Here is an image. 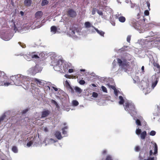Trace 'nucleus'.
<instances>
[{"mask_svg": "<svg viewBox=\"0 0 160 160\" xmlns=\"http://www.w3.org/2000/svg\"><path fill=\"white\" fill-rule=\"evenodd\" d=\"M152 64L153 66V69L155 71L157 72V74H155V75H152L151 78L152 81L151 89L150 90H149V92H150L151 90L154 89L158 82L159 78V73L160 72V65L154 61H153Z\"/></svg>", "mask_w": 160, "mask_h": 160, "instance_id": "1", "label": "nucleus"}, {"mask_svg": "<svg viewBox=\"0 0 160 160\" xmlns=\"http://www.w3.org/2000/svg\"><path fill=\"white\" fill-rule=\"evenodd\" d=\"M10 79L15 84H19L21 82L24 85L26 83H28L29 79L28 77L19 74L11 77Z\"/></svg>", "mask_w": 160, "mask_h": 160, "instance_id": "2", "label": "nucleus"}, {"mask_svg": "<svg viewBox=\"0 0 160 160\" xmlns=\"http://www.w3.org/2000/svg\"><path fill=\"white\" fill-rule=\"evenodd\" d=\"M152 148L154 149L153 154H156L158 152V146L156 143L152 144V147L149 145L144 144L140 153H144L145 154H147L148 153L149 149V155L151 156L153 153L152 148Z\"/></svg>", "mask_w": 160, "mask_h": 160, "instance_id": "3", "label": "nucleus"}, {"mask_svg": "<svg viewBox=\"0 0 160 160\" xmlns=\"http://www.w3.org/2000/svg\"><path fill=\"white\" fill-rule=\"evenodd\" d=\"M117 60L119 67L125 72L131 71L132 70L133 68L131 67L130 62H128L126 59H123L122 60L118 58Z\"/></svg>", "mask_w": 160, "mask_h": 160, "instance_id": "4", "label": "nucleus"}, {"mask_svg": "<svg viewBox=\"0 0 160 160\" xmlns=\"http://www.w3.org/2000/svg\"><path fill=\"white\" fill-rule=\"evenodd\" d=\"M125 109L132 116L136 115L137 114V112L135 108L134 104L128 102L125 103Z\"/></svg>", "mask_w": 160, "mask_h": 160, "instance_id": "5", "label": "nucleus"}, {"mask_svg": "<svg viewBox=\"0 0 160 160\" xmlns=\"http://www.w3.org/2000/svg\"><path fill=\"white\" fill-rule=\"evenodd\" d=\"M138 22V23H139V26L141 28L142 27L143 28H147L152 24L150 23L146 24L145 18H143L142 19L139 20Z\"/></svg>", "mask_w": 160, "mask_h": 160, "instance_id": "6", "label": "nucleus"}, {"mask_svg": "<svg viewBox=\"0 0 160 160\" xmlns=\"http://www.w3.org/2000/svg\"><path fill=\"white\" fill-rule=\"evenodd\" d=\"M67 15L72 18H75L77 15V13L75 11L72 9H69L67 12Z\"/></svg>", "mask_w": 160, "mask_h": 160, "instance_id": "7", "label": "nucleus"}, {"mask_svg": "<svg viewBox=\"0 0 160 160\" xmlns=\"http://www.w3.org/2000/svg\"><path fill=\"white\" fill-rule=\"evenodd\" d=\"M43 13L41 11L37 12L35 14V17L37 19H40L42 16Z\"/></svg>", "mask_w": 160, "mask_h": 160, "instance_id": "8", "label": "nucleus"}, {"mask_svg": "<svg viewBox=\"0 0 160 160\" xmlns=\"http://www.w3.org/2000/svg\"><path fill=\"white\" fill-rule=\"evenodd\" d=\"M50 112L48 110L43 111L42 112V118L47 117L50 114Z\"/></svg>", "mask_w": 160, "mask_h": 160, "instance_id": "9", "label": "nucleus"}, {"mask_svg": "<svg viewBox=\"0 0 160 160\" xmlns=\"http://www.w3.org/2000/svg\"><path fill=\"white\" fill-rule=\"evenodd\" d=\"M132 26L136 29H140L141 28L139 26V23H138V21L133 22L132 23Z\"/></svg>", "mask_w": 160, "mask_h": 160, "instance_id": "10", "label": "nucleus"}, {"mask_svg": "<svg viewBox=\"0 0 160 160\" xmlns=\"http://www.w3.org/2000/svg\"><path fill=\"white\" fill-rule=\"evenodd\" d=\"M55 135L56 138L58 139H61L62 138L61 133L59 131H57L56 132Z\"/></svg>", "mask_w": 160, "mask_h": 160, "instance_id": "11", "label": "nucleus"}, {"mask_svg": "<svg viewBox=\"0 0 160 160\" xmlns=\"http://www.w3.org/2000/svg\"><path fill=\"white\" fill-rule=\"evenodd\" d=\"M140 134L141 138L142 140H144L147 136V133L146 132L144 131L142 132Z\"/></svg>", "mask_w": 160, "mask_h": 160, "instance_id": "12", "label": "nucleus"}, {"mask_svg": "<svg viewBox=\"0 0 160 160\" xmlns=\"http://www.w3.org/2000/svg\"><path fill=\"white\" fill-rule=\"evenodd\" d=\"M51 32L53 33L54 34H55L57 31V27L54 26H52L51 27Z\"/></svg>", "mask_w": 160, "mask_h": 160, "instance_id": "13", "label": "nucleus"}, {"mask_svg": "<svg viewBox=\"0 0 160 160\" xmlns=\"http://www.w3.org/2000/svg\"><path fill=\"white\" fill-rule=\"evenodd\" d=\"M32 3L31 0H25L24 1V4L26 6H29Z\"/></svg>", "mask_w": 160, "mask_h": 160, "instance_id": "14", "label": "nucleus"}, {"mask_svg": "<svg viewBox=\"0 0 160 160\" xmlns=\"http://www.w3.org/2000/svg\"><path fill=\"white\" fill-rule=\"evenodd\" d=\"M93 27L95 29L98 34L101 35V36H104V35L105 33L104 32L102 31H99L97 28H95L94 27Z\"/></svg>", "mask_w": 160, "mask_h": 160, "instance_id": "15", "label": "nucleus"}, {"mask_svg": "<svg viewBox=\"0 0 160 160\" xmlns=\"http://www.w3.org/2000/svg\"><path fill=\"white\" fill-rule=\"evenodd\" d=\"M119 99L120 101L119 102V103L120 105L123 104L124 102V100L122 96H119Z\"/></svg>", "mask_w": 160, "mask_h": 160, "instance_id": "16", "label": "nucleus"}, {"mask_svg": "<svg viewBox=\"0 0 160 160\" xmlns=\"http://www.w3.org/2000/svg\"><path fill=\"white\" fill-rule=\"evenodd\" d=\"M119 21L122 22H124L126 20L125 18L123 16H120L118 18Z\"/></svg>", "mask_w": 160, "mask_h": 160, "instance_id": "17", "label": "nucleus"}, {"mask_svg": "<svg viewBox=\"0 0 160 160\" xmlns=\"http://www.w3.org/2000/svg\"><path fill=\"white\" fill-rule=\"evenodd\" d=\"M74 89L76 92H77L79 93H80L82 92L81 89L78 87H75L74 88Z\"/></svg>", "mask_w": 160, "mask_h": 160, "instance_id": "18", "label": "nucleus"}, {"mask_svg": "<svg viewBox=\"0 0 160 160\" xmlns=\"http://www.w3.org/2000/svg\"><path fill=\"white\" fill-rule=\"evenodd\" d=\"M85 27L86 28H89L91 26V23L89 22H86L84 23Z\"/></svg>", "mask_w": 160, "mask_h": 160, "instance_id": "19", "label": "nucleus"}, {"mask_svg": "<svg viewBox=\"0 0 160 160\" xmlns=\"http://www.w3.org/2000/svg\"><path fill=\"white\" fill-rule=\"evenodd\" d=\"M49 3L48 1L47 0H43L42 1L41 5L42 6H43L46 5H47Z\"/></svg>", "mask_w": 160, "mask_h": 160, "instance_id": "20", "label": "nucleus"}, {"mask_svg": "<svg viewBox=\"0 0 160 160\" xmlns=\"http://www.w3.org/2000/svg\"><path fill=\"white\" fill-rule=\"evenodd\" d=\"M70 67V65L68 63L65 64L63 65V68H65L64 69V71H67L68 68Z\"/></svg>", "mask_w": 160, "mask_h": 160, "instance_id": "21", "label": "nucleus"}, {"mask_svg": "<svg viewBox=\"0 0 160 160\" xmlns=\"http://www.w3.org/2000/svg\"><path fill=\"white\" fill-rule=\"evenodd\" d=\"M155 43L156 46L159 48H160V40L156 41L155 42Z\"/></svg>", "mask_w": 160, "mask_h": 160, "instance_id": "22", "label": "nucleus"}, {"mask_svg": "<svg viewBox=\"0 0 160 160\" xmlns=\"http://www.w3.org/2000/svg\"><path fill=\"white\" fill-rule=\"evenodd\" d=\"M35 82L38 85H42V82L41 80H39L37 79H35Z\"/></svg>", "mask_w": 160, "mask_h": 160, "instance_id": "23", "label": "nucleus"}, {"mask_svg": "<svg viewBox=\"0 0 160 160\" xmlns=\"http://www.w3.org/2000/svg\"><path fill=\"white\" fill-rule=\"evenodd\" d=\"M141 132V130L138 128H137L136 130V133L138 135H139L142 132Z\"/></svg>", "mask_w": 160, "mask_h": 160, "instance_id": "24", "label": "nucleus"}, {"mask_svg": "<svg viewBox=\"0 0 160 160\" xmlns=\"http://www.w3.org/2000/svg\"><path fill=\"white\" fill-rule=\"evenodd\" d=\"M12 150L14 153H17L18 152L17 148L15 146H14L12 147Z\"/></svg>", "mask_w": 160, "mask_h": 160, "instance_id": "25", "label": "nucleus"}, {"mask_svg": "<svg viewBox=\"0 0 160 160\" xmlns=\"http://www.w3.org/2000/svg\"><path fill=\"white\" fill-rule=\"evenodd\" d=\"M65 84L67 86H68L70 88L71 90L72 91H73V89L70 86L69 83L67 81H66Z\"/></svg>", "mask_w": 160, "mask_h": 160, "instance_id": "26", "label": "nucleus"}, {"mask_svg": "<svg viewBox=\"0 0 160 160\" xmlns=\"http://www.w3.org/2000/svg\"><path fill=\"white\" fill-rule=\"evenodd\" d=\"M72 103L73 105L77 106L79 104L78 102L76 100H73L72 102Z\"/></svg>", "mask_w": 160, "mask_h": 160, "instance_id": "27", "label": "nucleus"}, {"mask_svg": "<svg viewBox=\"0 0 160 160\" xmlns=\"http://www.w3.org/2000/svg\"><path fill=\"white\" fill-rule=\"evenodd\" d=\"M33 143V140H32V141L31 140L27 143V146L28 147H30L32 144Z\"/></svg>", "mask_w": 160, "mask_h": 160, "instance_id": "28", "label": "nucleus"}, {"mask_svg": "<svg viewBox=\"0 0 160 160\" xmlns=\"http://www.w3.org/2000/svg\"><path fill=\"white\" fill-rule=\"evenodd\" d=\"M136 123L138 126H141L142 125L141 122L139 119H137L136 121Z\"/></svg>", "mask_w": 160, "mask_h": 160, "instance_id": "29", "label": "nucleus"}, {"mask_svg": "<svg viewBox=\"0 0 160 160\" xmlns=\"http://www.w3.org/2000/svg\"><path fill=\"white\" fill-rule=\"evenodd\" d=\"M140 148L138 146H136L135 148V150L137 152H138L140 151Z\"/></svg>", "mask_w": 160, "mask_h": 160, "instance_id": "30", "label": "nucleus"}, {"mask_svg": "<svg viewBox=\"0 0 160 160\" xmlns=\"http://www.w3.org/2000/svg\"><path fill=\"white\" fill-rule=\"evenodd\" d=\"M6 117L5 114H3L0 117V121H3Z\"/></svg>", "mask_w": 160, "mask_h": 160, "instance_id": "31", "label": "nucleus"}, {"mask_svg": "<svg viewBox=\"0 0 160 160\" xmlns=\"http://www.w3.org/2000/svg\"><path fill=\"white\" fill-rule=\"evenodd\" d=\"M102 89L103 91L105 92H107V88L104 86H102Z\"/></svg>", "mask_w": 160, "mask_h": 160, "instance_id": "32", "label": "nucleus"}, {"mask_svg": "<svg viewBox=\"0 0 160 160\" xmlns=\"http://www.w3.org/2000/svg\"><path fill=\"white\" fill-rule=\"evenodd\" d=\"M32 58H38L39 57L37 55L32 54L31 55Z\"/></svg>", "mask_w": 160, "mask_h": 160, "instance_id": "33", "label": "nucleus"}, {"mask_svg": "<svg viewBox=\"0 0 160 160\" xmlns=\"http://www.w3.org/2000/svg\"><path fill=\"white\" fill-rule=\"evenodd\" d=\"M156 132L152 130L150 132L149 134L151 136H153L156 134Z\"/></svg>", "mask_w": 160, "mask_h": 160, "instance_id": "34", "label": "nucleus"}, {"mask_svg": "<svg viewBox=\"0 0 160 160\" xmlns=\"http://www.w3.org/2000/svg\"><path fill=\"white\" fill-rule=\"evenodd\" d=\"M98 96V94L97 92H94L92 93V96L94 98H97Z\"/></svg>", "mask_w": 160, "mask_h": 160, "instance_id": "35", "label": "nucleus"}, {"mask_svg": "<svg viewBox=\"0 0 160 160\" xmlns=\"http://www.w3.org/2000/svg\"><path fill=\"white\" fill-rule=\"evenodd\" d=\"M79 82L81 85H84L85 83V82L84 80H80Z\"/></svg>", "mask_w": 160, "mask_h": 160, "instance_id": "36", "label": "nucleus"}, {"mask_svg": "<svg viewBox=\"0 0 160 160\" xmlns=\"http://www.w3.org/2000/svg\"><path fill=\"white\" fill-rule=\"evenodd\" d=\"M106 160H112V157L110 155H108L107 156Z\"/></svg>", "mask_w": 160, "mask_h": 160, "instance_id": "37", "label": "nucleus"}, {"mask_svg": "<svg viewBox=\"0 0 160 160\" xmlns=\"http://www.w3.org/2000/svg\"><path fill=\"white\" fill-rule=\"evenodd\" d=\"M131 36L130 35L128 36V37H127V41L128 42H130V40H131Z\"/></svg>", "mask_w": 160, "mask_h": 160, "instance_id": "38", "label": "nucleus"}, {"mask_svg": "<svg viewBox=\"0 0 160 160\" xmlns=\"http://www.w3.org/2000/svg\"><path fill=\"white\" fill-rule=\"evenodd\" d=\"M28 111V109H25L23 110L22 112V114H24L26 113Z\"/></svg>", "mask_w": 160, "mask_h": 160, "instance_id": "39", "label": "nucleus"}, {"mask_svg": "<svg viewBox=\"0 0 160 160\" xmlns=\"http://www.w3.org/2000/svg\"><path fill=\"white\" fill-rule=\"evenodd\" d=\"M144 14L145 15L148 16L149 15V12L148 10H146L144 12Z\"/></svg>", "mask_w": 160, "mask_h": 160, "instance_id": "40", "label": "nucleus"}, {"mask_svg": "<svg viewBox=\"0 0 160 160\" xmlns=\"http://www.w3.org/2000/svg\"><path fill=\"white\" fill-rule=\"evenodd\" d=\"M96 8H93L92 10V15H94L96 12Z\"/></svg>", "mask_w": 160, "mask_h": 160, "instance_id": "41", "label": "nucleus"}, {"mask_svg": "<svg viewBox=\"0 0 160 160\" xmlns=\"http://www.w3.org/2000/svg\"><path fill=\"white\" fill-rule=\"evenodd\" d=\"M97 13L100 15H103V12H102V11H101L98 10H97Z\"/></svg>", "mask_w": 160, "mask_h": 160, "instance_id": "42", "label": "nucleus"}, {"mask_svg": "<svg viewBox=\"0 0 160 160\" xmlns=\"http://www.w3.org/2000/svg\"><path fill=\"white\" fill-rule=\"evenodd\" d=\"M51 102L52 103L54 104L55 105H57V102L54 100L52 99Z\"/></svg>", "mask_w": 160, "mask_h": 160, "instance_id": "43", "label": "nucleus"}, {"mask_svg": "<svg viewBox=\"0 0 160 160\" xmlns=\"http://www.w3.org/2000/svg\"><path fill=\"white\" fill-rule=\"evenodd\" d=\"M126 48H127V47H126ZM125 48L126 47H123L122 48L120 49L119 50L121 52H124L126 50L125 49Z\"/></svg>", "mask_w": 160, "mask_h": 160, "instance_id": "44", "label": "nucleus"}, {"mask_svg": "<svg viewBox=\"0 0 160 160\" xmlns=\"http://www.w3.org/2000/svg\"><path fill=\"white\" fill-rule=\"evenodd\" d=\"M13 24H14V26H13V28H14L13 30L14 31H15V32H16V31L18 29H17V27H16V25H15V24L14 23Z\"/></svg>", "mask_w": 160, "mask_h": 160, "instance_id": "45", "label": "nucleus"}, {"mask_svg": "<svg viewBox=\"0 0 160 160\" xmlns=\"http://www.w3.org/2000/svg\"><path fill=\"white\" fill-rule=\"evenodd\" d=\"M62 133L63 134H66L67 132L65 130H64V129H62Z\"/></svg>", "mask_w": 160, "mask_h": 160, "instance_id": "46", "label": "nucleus"}, {"mask_svg": "<svg viewBox=\"0 0 160 160\" xmlns=\"http://www.w3.org/2000/svg\"><path fill=\"white\" fill-rule=\"evenodd\" d=\"M107 151L106 150H104L102 152V154L103 155H105L106 154Z\"/></svg>", "mask_w": 160, "mask_h": 160, "instance_id": "47", "label": "nucleus"}, {"mask_svg": "<svg viewBox=\"0 0 160 160\" xmlns=\"http://www.w3.org/2000/svg\"><path fill=\"white\" fill-rule=\"evenodd\" d=\"M73 72V70L72 69H69L68 70V72L69 73H72Z\"/></svg>", "mask_w": 160, "mask_h": 160, "instance_id": "48", "label": "nucleus"}, {"mask_svg": "<svg viewBox=\"0 0 160 160\" xmlns=\"http://www.w3.org/2000/svg\"><path fill=\"white\" fill-rule=\"evenodd\" d=\"M147 160H154V158L152 157V158H148V159H147Z\"/></svg>", "mask_w": 160, "mask_h": 160, "instance_id": "49", "label": "nucleus"}, {"mask_svg": "<svg viewBox=\"0 0 160 160\" xmlns=\"http://www.w3.org/2000/svg\"><path fill=\"white\" fill-rule=\"evenodd\" d=\"M52 88L55 91H57L58 90V88H56L53 87Z\"/></svg>", "mask_w": 160, "mask_h": 160, "instance_id": "50", "label": "nucleus"}, {"mask_svg": "<svg viewBox=\"0 0 160 160\" xmlns=\"http://www.w3.org/2000/svg\"><path fill=\"white\" fill-rule=\"evenodd\" d=\"M71 32H71V33L73 35V34H75V31H74V30H72Z\"/></svg>", "mask_w": 160, "mask_h": 160, "instance_id": "51", "label": "nucleus"}, {"mask_svg": "<svg viewBox=\"0 0 160 160\" xmlns=\"http://www.w3.org/2000/svg\"><path fill=\"white\" fill-rule=\"evenodd\" d=\"M144 66H142V68H141V69H142V72H144Z\"/></svg>", "mask_w": 160, "mask_h": 160, "instance_id": "52", "label": "nucleus"}, {"mask_svg": "<svg viewBox=\"0 0 160 160\" xmlns=\"http://www.w3.org/2000/svg\"><path fill=\"white\" fill-rule=\"evenodd\" d=\"M140 13H138L137 15V18L139 19L140 18Z\"/></svg>", "mask_w": 160, "mask_h": 160, "instance_id": "53", "label": "nucleus"}, {"mask_svg": "<svg viewBox=\"0 0 160 160\" xmlns=\"http://www.w3.org/2000/svg\"><path fill=\"white\" fill-rule=\"evenodd\" d=\"M10 84V83H4V85L5 86H8Z\"/></svg>", "mask_w": 160, "mask_h": 160, "instance_id": "54", "label": "nucleus"}, {"mask_svg": "<svg viewBox=\"0 0 160 160\" xmlns=\"http://www.w3.org/2000/svg\"><path fill=\"white\" fill-rule=\"evenodd\" d=\"M147 3L148 6V8H149V7H150V3L149 2H147Z\"/></svg>", "mask_w": 160, "mask_h": 160, "instance_id": "55", "label": "nucleus"}, {"mask_svg": "<svg viewBox=\"0 0 160 160\" xmlns=\"http://www.w3.org/2000/svg\"><path fill=\"white\" fill-rule=\"evenodd\" d=\"M112 25L113 26H115V23L114 22H112Z\"/></svg>", "mask_w": 160, "mask_h": 160, "instance_id": "56", "label": "nucleus"}, {"mask_svg": "<svg viewBox=\"0 0 160 160\" xmlns=\"http://www.w3.org/2000/svg\"><path fill=\"white\" fill-rule=\"evenodd\" d=\"M56 106L57 107V108H60V106H59V105H58V104L57 103V105H56Z\"/></svg>", "mask_w": 160, "mask_h": 160, "instance_id": "57", "label": "nucleus"}, {"mask_svg": "<svg viewBox=\"0 0 160 160\" xmlns=\"http://www.w3.org/2000/svg\"><path fill=\"white\" fill-rule=\"evenodd\" d=\"M68 128V127L67 126H65L64 128H62V129H64V130H65V129H67Z\"/></svg>", "mask_w": 160, "mask_h": 160, "instance_id": "58", "label": "nucleus"}, {"mask_svg": "<svg viewBox=\"0 0 160 160\" xmlns=\"http://www.w3.org/2000/svg\"><path fill=\"white\" fill-rule=\"evenodd\" d=\"M20 13L21 14L22 16L23 15V14H24V13L23 12H22V11H21L20 12Z\"/></svg>", "mask_w": 160, "mask_h": 160, "instance_id": "59", "label": "nucleus"}, {"mask_svg": "<svg viewBox=\"0 0 160 160\" xmlns=\"http://www.w3.org/2000/svg\"><path fill=\"white\" fill-rule=\"evenodd\" d=\"M18 43H19V44L21 46H22V48H24V46H22V45H21V42H18Z\"/></svg>", "mask_w": 160, "mask_h": 160, "instance_id": "60", "label": "nucleus"}, {"mask_svg": "<svg viewBox=\"0 0 160 160\" xmlns=\"http://www.w3.org/2000/svg\"><path fill=\"white\" fill-rule=\"evenodd\" d=\"M92 86H93L94 87H96V85L94 84H92Z\"/></svg>", "mask_w": 160, "mask_h": 160, "instance_id": "61", "label": "nucleus"}, {"mask_svg": "<svg viewBox=\"0 0 160 160\" xmlns=\"http://www.w3.org/2000/svg\"><path fill=\"white\" fill-rule=\"evenodd\" d=\"M126 55H127V56H131V55H130L129 54H128V53H127H127H126Z\"/></svg>", "mask_w": 160, "mask_h": 160, "instance_id": "62", "label": "nucleus"}, {"mask_svg": "<svg viewBox=\"0 0 160 160\" xmlns=\"http://www.w3.org/2000/svg\"><path fill=\"white\" fill-rule=\"evenodd\" d=\"M57 67V66H54V67L53 68H54V69H55V70H56L55 69H56V67Z\"/></svg>", "mask_w": 160, "mask_h": 160, "instance_id": "63", "label": "nucleus"}, {"mask_svg": "<svg viewBox=\"0 0 160 160\" xmlns=\"http://www.w3.org/2000/svg\"><path fill=\"white\" fill-rule=\"evenodd\" d=\"M34 68H32L31 69V71H32V70H34Z\"/></svg>", "mask_w": 160, "mask_h": 160, "instance_id": "64", "label": "nucleus"}]
</instances>
